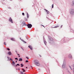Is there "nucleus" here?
Here are the masks:
<instances>
[{
  "label": "nucleus",
  "instance_id": "9b49d317",
  "mask_svg": "<svg viewBox=\"0 0 74 74\" xmlns=\"http://www.w3.org/2000/svg\"><path fill=\"white\" fill-rule=\"evenodd\" d=\"M18 61H22V59L20 58L19 59Z\"/></svg>",
  "mask_w": 74,
  "mask_h": 74
},
{
  "label": "nucleus",
  "instance_id": "de8ad7c7",
  "mask_svg": "<svg viewBox=\"0 0 74 74\" xmlns=\"http://www.w3.org/2000/svg\"><path fill=\"white\" fill-rule=\"evenodd\" d=\"M31 67H32V66H31Z\"/></svg>",
  "mask_w": 74,
  "mask_h": 74
},
{
  "label": "nucleus",
  "instance_id": "c9c22d12",
  "mask_svg": "<svg viewBox=\"0 0 74 74\" xmlns=\"http://www.w3.org/2000/svg\"><path fill=\"white\" fill-rule=\"evenodd\" d=\"M42 26H43V27H44V26L42 25Z\"/></svg>",
  "mask_w": 74,
  "mask_h": 74
},
{
  "label": "nucleus",
  "instance_id": "473e14b6",
  "mask_svg": "<svg viewBox=\"0 0 74 74\" xmlns=\"http://www.w3.org/2000/svg\"><path fill=\"white\" fill-rule=\"evenodd\" d=\"M12 60V59H11V58H10V60Z\"/></svg>",
  "mask_w": 74,
  "mask_h": 74
},
{
  "label": "nucleus",
  "instance_id": "f257e3e1",
  "mask_svg": "<svg viewBox=\"0 0 74 74\" xmlns=\"http://www.w3.org/2000/svg\"><path fill=\"white\" fill-rule=\"evenodd\" d=\"M35 64L36 66H40V63H39V62L37 60H35Z\"/></svg>",
  "mask_w": 74,
  "mask_h": 74
},
{
  "label": "nucleus",
  "instance_id": "f704fd0d",
  "mask_svg": "<svg viewBox=\"0 0 74 74\" xmlns=\"http://www.w3.org/2000/svg\"><path fill=\"white\" fill-rule=\"evenodd\" d=\"M73 71L74 72V68L73 69Z\"/></svg>",
  "mask_w": 74,
  "mask_h": 74
},
{
  "label": "nucleus",
  "instance_id": "b1692460",
  "mask_svg": "<svg viewBox=\"0 0 74 74\" xmlns=\"http://www.w3.org/2000/svg\"><path fill=\"white\" fill-rule=\"evenodd\" d=\"M21 74H23V72H21Z\"/></svg>",
  "mask_w": 74,
  "mask_h": 74
},
{
  "label": "nucleus",
  "instance_id": "72a5a7b5",
  "mask_svg": "<svg viewBox=\"0 0 74 74\" xmlns=\"http://www.w3.org/2000/svg\"><path fill=\"white\" fill-rule=\"evenodd\" d=\"M24 24H25V25H26V23H24Z\"/></svg>",
  "mask_w": 74,
  "mask_h": 74
},
{
  "label": "nucleus",
  "instance_id": "c756f323",
  "mask_svg": "<svg viewBox=\"0 0 74 74\" xmlns=\"http://www.w3.org/2000/svg\"><path fill=\"white\" fill-rule=\"evenodd\" d=\"M23 72H25V71H26L25 70H23Z\"/></svg>",
  "mask_w": 74,
  "mask_h": 74
},
{
  "label": "nucleus",
  "instance_id": "58836bf2",
  "mask_svg": "<svg viewBox=\"0 0 74 74\" xmlns=\"http://www.w3.org/2000/svg\"><path fill=\"white\" fill-rule=\"evenodd\" d=\"M16 62H17V61H16Z\"/></svg>",
  "mask_w": 74,
  "mask_h": 74
},
{
  "label": "nucleus",
  "instance_id": "f03ea898",
  "mask_svg": "<svg viewBox=\"0 0 74 74\" xmlns=\"http://www.w3.org/2000/svg\"><path fill=\"white\" fill-rule=\"evenodd\" d=\"M27 26L28 28H30L32 27V25L31 24H28L27 25Z\"/></svg>",
  "mask_w": 74,
  "mask_h": 74
},
{
  "label": "nucleus",
  "instance_id": "a19ab883",
  "mask_svg": "<svg viewBox=\"0 0 74 74\" xmlns=\"http://www.w3.org/2000/svg\"><path fill=\"white\" fill-rule=\"evenodd\" d=\"M24 42H25V43H26V42H25V41Z\"/></svg>",
  "mask_w": 74,
  "mask_h": 74
},
{
  "label": "nucleus",
  "instance_id": "8fccbe9b",
  "mask_svg": "<svg viewBox=\"0 0 74 74\" xmlns=\"http://www.w3.org/2000/svg\"><path fill=\"white\" fill-rule=\"evenodd\" d=\"M39 70H40V69H39Z\"/></svg>",
  "mask_w": 74,
  "mask_h": 74
},
{
  "label": "nucleus",
  "instance_id": "4468645a",
  "mask_svg": "<svg viewBox=\"0 0 74 74\" xmlns=\"http://www.w3.org/2000/svg\"><path fill=\"white\" fill-rule=\"evenodd\" d=\"M59 27V25H57L56 27H54V28H57V27Z\"/></svg>",
  "mask_w": 74,
  "mask_h": 74
},
{
  "label": "nucleus",
  "instance_id": "1a4fd4ad",
  "mask_svg": "<svg viewBox=\"0 0 74 74\" xmlns=\"http://www.w3.org/2000/svg\"><path fill=\"white\" fill-rule=\"evenodd\" d=\"M8 54L9 55H11V53L10 51H8Z\"/></svg>",
  "mask_w": 74,
  "mask_h": 74
},
{
  "label": "nucleus",
  "instance_id": "e433bc0d",
  "mask_svg": "<svg viewBox=\"0 0 74 74\" xmlns=\"http://www.w3.org/2000/svg\"><path fill=\"white\" fill-rule=\"evenodd\" d=\"M18 70H19V71L20 70V69H18Z\"/></svg>",
  "mask_w": 74,
  "mask_h": 74
},
{
  "label": "nucleus",
  "instance_id": "20e7f679",
  "mask_svg": "<svg viewBox=\"0 0 74 74\" xmlns=\"http://www.w3.org/2000/svg\"><path fill=\"white\" fill-rule=\"evenodd\" d=\"M12 64L13 65V66H15V67L16 66V65H15V62L14 61H12Z\"/></svg>",
  "mask_w": 74,
  "mask_h": 74
},
{
  "label": "nucleus",
  "instance_id": "37998d69",
  "mask_svg": "<svg viewBox=\"0 0 74 74\" xmlns=\"http://www.w3.org/2000/svg\"><path fill=\"white\" fill-rule=\"evenodd\" d=\"M18 57H20V56H18Z\"/></svg>",
  "mask_w": 74,
  "mask_h": 74
},
{
  "label": "nucleus",
  "instance_id": "0eeeda50",
  "mask_svg": "<svg viewBox=\"0 0 74 74\" xmlns=\"http://www.w3.org/2000/svg\"><path fill=\"white\" fill-rule=\"evenodd\" d=\"M49 39L50 40V41H53V39L51 37H49Z\"/></svg>",
  "mask_w": 74,
  "mask_h": 74
},
{
  "label": "nucleus",
  "instance_id": "09e8293b",
  "mask_svg": "<svg viewBox=\"0 0 74 74\" xmlns=\"http://www.w3.org/2000/svg\"><path fill=\"white\" fill-rule=\"evenodd\" d=\"M20 39H21V38H20Z\"/></svg>",
  "mask_w": 74,
  "mask_h": 74
},
{
  "label": "nucleus",
  "instance_id": "6ab92c4d",
  "mask_svg": "<svg viewBox=\"0 0 74 74\" xmlns=\"http://www.w3.org/2000/svg\"><path fill=\"white\" fill-rule=\"evenodd\" d=\"M62 67L63 68H64V67H65V66L63 65L62 66Z\"/></svg>",
  "mask_w": 74,
  "mask_h": 74
},
{
  "label": "nucleus",
  "instance_id": "393cba45",
  "mask_svg": "<svg viewBox=\"0 0 74 74\" xmlns=\"http://www.w3.org/2000/svg\"><path fill=\"white\" fill-rule=\"evenodd\" d=\"M21 49H22L23 51H24V49H23V48L22 47H21Z\"/></svg>",
  "mask_w": 74,
  "mask_h": 74
},
{
  "label": "nucleus",
  "instance_id": "423d86ee",
  "mask_svg": "<svg viewBox=\"0 0 74 74\" xmlns=\"http://www.w3.org/2000/svg\"><path fill=\"white\" fill-rule=\"evenodd\" d=\"M28 47L31 50H32L33 49V47H32L31 46H29Z\"/></svg>",
  "mask_w": 74,
  "mask_h": 74
},
{
  "label": "nucleus",
  "instance_id": "2f4dec72",
  "mask_svg": "<svg viewBox=\"0 0 74 74\" xmlns=\"http://www.w3.org/2000/svg\"><path fill=\"white\" fill-rule=\"evenodd\" d=\"M69 67L71 69V70H72V69H71V66H69Z\"/></svg>",
  "mask_w": 74,
  "mask_h": 74
},
{
  "label": "nucleus",
  "instance_id": "f8f14e48",
  "mask_svg": "<svg viewBox=\"0 0 74 74\" xmlns=\"http://www.w3.org/2000/svg\"><path fill=\"white\" fill-rule=\"evenodd\" d=\"M11 40L12 41H15V39L14 38H11Z\"/></svg>",
  "mask_w": 74,
  "mask_h": 74
},
{
  "label": "nucleus",
  "instance_id": "7ed1b4c3",
  "mask_svg": "<svg viewBox=\"0 0 74 74\" xmlns=\"http://www.w3.org/2000/svg\"><path fill=\"white\" fill-rule=\"evenodd\" d=\"M9 22H10L11 23H13V21H12V18H11L10 17L9 19Z\"/></svg>",
  "mask_w": 74,
  "mask_h": 74
},
{
  "label": "nucleus",
  "instance_id": "7c9ffc66",
  "mask_svg": "<svg viewBox=\"0 0 74 74\" xmlns=\"http://www.w3.org/2000/svg\"><path fill=\"white\" fill-rule=\"evenodd\" d=\"M8 8L9 9H11V8H10V7H8Z\"/></svg>",
  "mask_w": 74,
  "mask_h": 74
},
{
  "label": "nucleus",
  "instance_id": "cd10ccee",
  "mask_svg": "<svg viewBox=\"0 0 74 74\" xmlns=\"http://www.w3.org/2000/svg\"><path fill=\"white\" fill-rule=\"evenodd\" d=\"M8 59V60H9L10 59V58L9 57H7Z\"/></svg>",
  "mask_w": 74,
  "mask_h": 74
},
{
  "label": "nucleus",
  "instance_id": "dca6fc26",
  "mask_svg": "<svg viewBox=\"0 0 74 74\" xmlns=\"http://www.w3.org/2000/svg\"><path fill=\"white\" fill-rule=\"evenodd\" d=\"M27 17L28 18H29V15L28 14V13H27Z\"/></svg>",
  "mask_w": 74,
  "mask_h": 74
},
{
  "label": "nucleus",
  "instance_id": "9d476101",
  "mask_svg": "<svg viewBox=\"0 0 74 74\" xmlns=\"http://www.w3.org/2000/svg\"><path fill=\"white\" fill-rule=\"evenodd\" d=\"M45 10V11H46V12H47V14H49V12L47 10L45 9H44Z\"/></svg>",
  "mask_w": 74,
  "mask_h": 74
},
{
  "label": "nucleus",
  "instance_id": "a878e982",
  "mask_svg": "<svg viewBox=\"0 0 74 74\" xmlns=\"http://www.w3.org/2000/svg\"><path fill=\"white\" fill-rule=\"evenodd\" d=\"M26 58H27V59L28 60H29V57H26Z\"/></svg>",
  "mask_w": 74,
  "mask_h": 74
},
{
  "label": "nucleus",
  "instance_id": "a211bd4d",
  "mask_svg": "<svg viewBox=\"0 0 74 74\" xmlns=\"http://www.w3.org/2000/svg\"><path fill=\"white\" fill-rule=\"evenodd\" d=\"M72 4L74 6V1H73V3H72Z\"/></svg>",
  "mask_w": 74,
  "mask_h": 74
},
{
  "label": "nucleus",
  "instance_id": "f3484780",
  "mask_svg": "<svg viewBox=\"0 0 74 74\" xmlns=\"http://www.w3.org/2000/svg\"><path fill=\"white\" fill-rule=\"evenodd\" d=\"M44 42V43H45V45H46V44H47V42H46V41H45Z\"/></svg>",
  "mask_w": 74,
  "mask_h": 74
},
{
  "label": "nucleus",
  "instance_id": "4be33fe9",
  "mask_svg": "<svg viewBox=\"0 0 74 74\" xmlns=\"http://www.w3.org/2000/svg\"><path fill=\"white\" fill-rule=\"evenodd\" d=\"M4 45H7V44H6V43L5 42H4Z\"/></svg>",
  "mask_w": 74,
  "mask_h": 74
},
{
  "label": "nucleus",
  "instance_id": "412c9836",
  "mask_svg": "<svg viewBox=\"0 0 74 74\" xmlns=\"http://www.w3.org/2000/svg\"><path fill=\"white\" fill-rule=\"evenodd\" d=\"M52 8H53V5H52Z\"/></svg>",
  "mask_w": 74,
  "mask_h": 74
},
{
  "label": "nucleus",
  "instance_id": "c85d7f7f",
  "mask_svg": "<svg viewBox=\"0 0 74 74\" xmlns=\"http://www.w3.org/2000/svg\"><path fill=\"white\" fill-rule=\"evenodd\" d=\"M25 62L26 63H27V62H28V60H26Z\"/></svg>",
  "mask_w": 74,
  "mask_h": 74
},
{
  "label": "nucleus",
  "instance_id": "49530a36",
  "mask_svg": "<svg viewBox=\"0 0 74 74\" xmlns=\"http://www.w3.org/2000/svg\"><path fill=\"white\" fill-rule=\"evenodd\" d=\"M24 74H26V73H25Z\"/></svg>",
  "mask_w": 74,
  "mask_h": 74
},
{
  "label": "nucleus",
  "instance_id": "6e6552de",
  "mask_svg": "<svg viewBox=\"0 0 74 74\" xmlns=\"http://www.w3.org/2000/svg\"><path fill=\"white\" fill-rule=\"evenodd\" d=\"M69 58L71 59H72V56L71 54H69Z\"/></svg>",
  "mask_w": 74,
  "mask_h": 74
},
{
  "label": "nucleus",
  "instance_id": "2eb2a0df",
  "mask_svg": "<svg viewBox=\"0 0 74 74\" xmlns=\"http://www.w3.org/2000/svg\"><path fill=\"white\" fill-rule=\"evenodd\" d=\"M21 67H22L23 66V64H21Z\"/></svg>",
  "mask_w": 74,
  "mask_h": 74
},
{
  "label": "nucleus",
  "instance_id": "4c0bfd02",
  "mask_svg": "<svg viewBox=\"0 0 74 74\" xmlns=\"http://www.w3.org/2000/svg\"><path fill=\"white\" fill-rule=\"evenodd\" d=\"M24 70V69H22V70Z\"/></svg>",
  "mask_w": 74,
  "mask_h": 74
},
{
  "label": "nucleus",
  "instance_id": "5701e85b",
  "mask_svg": "<svg viewBox=\"0 0 74 74\" xmlns=\"http://www.w3.org/2000/svg\"><path fill=\"white\" fill-rule=\"evenodd\" d=\"M7 50H8V51H10V49L8 48H7Z\"/></svg>",
  "mask_w": 74,
  "mask_h": 74
},
{
  "label": "nucleus",
  "instance_id": "ea45409f",
  "mask_svg": "<svg viewBox=\"0 0 74 74\" xmlns=\"http://www.w3.org/2000/svg\"><path fill=\"white\" fill-rule=\"evenodd\" d=\"M26 69H27V67H26Z\"/></svg>",
  "mask_w": 74,
  "mask_h": 74
},
{
  "label": "nucleus",
  "instance_id": "ddd939ff",
  "mask_svg": "<svg viewBox=\"0 0 74 74\" xmlns=\"http://www.w3.org/2000/svg\"><path fill=\"white\" fill-rule=\"evenodd\" d=\"M20 66V65H19V64H17L16 66L17 67V66Z\"/></svg>",
  "mask_w": 74,
  "mask_h": 74
},
{
  "label": "nucleus",
  "instance_id": "c03bdc74",
  "mask_svg": "<svg viewBox=\"0 0 74 74\" xmlns=\"http://www.w3.org/2000/svg\"><path fill=\"white\" fill-rule=\"evenodd\" d=\"M32 69H33V68L32 67Z\"/></svg>",
  "mask_w": 74,
  "mask_h": 74
},
{
  "label": "nucleus",
  "instance_id": "bb28decb",
  "mask_svg": "<svg viewBox=\"0 0 74 74\" xmlns=\"http://www.w3.org/2000/svg\"><path fill=\"white\" fill-rule=\"evenodd\" d=\"M15 60H18V58H15Z\"/></svg>",
  "mask_w": 74,
  "mask_h": 74
},
{
  "label": "nucleus",
  "instance_id": "aec40b11",
  "mask_svg": "<svg viewBox=\"0 0 74 74\" xmlns=\"http://www.w3.org/2000/svg\"><path fill=\"white\" fill-rule=\"evenodd\" d=\"M22 14L23 16H25V13H23Z\"/></svg>",
  "mask_w": 74,
  "mask_h": 74
},
{
  "label": "nucleus",
  "instance_id": "79ce46f5",
  "mask_svg": "<svg viewBox=\"0 0 74 74\" xmlns=\"http://www.w3.org/2000/svg\"><path fill=\"white\" fill-rule=\"evenodd\" d=\"M18 55H19V54H18Z\"/></svg>",
  "mask_w": 74,
  "mask_h": 74
},
{
  "label": "nucleus",
  "instance_id": "39448f33",
  "mask_svg": "<svg viewBox=\"0 0 74 74\" xmlns=\"http://www.w3.org/2000/svg\"><path fill=\"white\" fill-rule=\"evenodd\" d=\"M71 14H74V10L73 9L71 10Z\"/></svg>",
  "mask_w": 74,
  "mask_h": 74
},
{
  "label": "nucleus",
  "instance_id": "a18cd8bd",
  "mask_svg": "<svg viewBox=\"0 0 74 74\" xmlns=\"http://www.w3.org/2000/svg\"><path fill=\"white\" fill-rule=\"evenodd\" d=\"M3 0L4 1V0Z\"/></svg>",
  "mask_w": 74,
  "mask_h": 74
}]
</instances>
